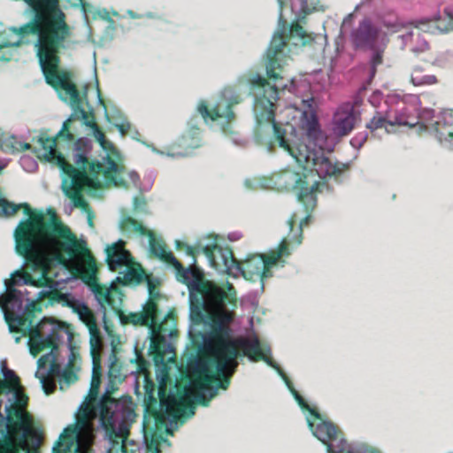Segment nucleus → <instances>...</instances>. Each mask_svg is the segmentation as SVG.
<instances>
[{"label": "nucleus", "instance_id": "9", "mask_svg": "<svg viewBox=\"0 0 453 453\" xmlns=\"http://www.w3.org/2000/svg\"><path fill=\"white\" fill-rule=\"evenodd\" d=\"M244 357V354L239 353L235 344L222 342L216 346L213 357L209 359L210 372L215 376L209 380L212 382L211 387L199 385L197 393L192 395L193 401L202 407H209L211 401L219 395V390L225 391L230 386L231 377L235 372V367L228 370L231 362L237 358L242 361Z\"/></svg>", "mask_w": 453, "mask_h": 453}, {"label": "nucleus", "instance_id": "18", "mask_svg": "<svg viewBox=\"0 0 453 453\" xmlns=\"http://www.w3.org/2000/svg\"><path fill=\"white\" fill-rule=\"evenodd\" d=\"M301 128L307 140L313 144L311 149H314L318 154L332 153L340 142L338 136L328 135L322 130L314 112L309 115L306 112L302 113Z\"/></svg>", "mask_w": 453, "mask_h": 453}, {"label": "nucleus", "instance_id": "24", "mask_svg": "<svg viewBox=\"0 0 453 453\" xmlns=\"http://www.w3.org/2000/svg\"><path fill=\"white\" fill-rule=\"evenodd\" d=\"M190 393L188 389L179 390L176 382L172 383L171 387L157 388L158 399L154 401V411H162L170 415L174 405H184L185 397L189 396Z\"/></svg>", "mask_w": 453, "mask_h": 453}, {"label": "nucleus", "instance_id": "30", "mask_svg": "<svg viewBox=\"0 0 453 453\" xmlns=\"http://www.w3.org/2000/svg\"><path fill=\"white\" fill-rule=\"evenodd\" d=\"M441 19L440 12H437L435 14L430 17H424L417 19H412L409 21V24L412 25L414 27L419 29L424 33H429L432 35L435 34H447L450 31H453V23H448L447 25L441 27L440 25L435 24L436 21Z\"/></svg>", "mask_w": 453, "mask_h": 453}, {"label": "nucleus", "instance_id": "26", "mask_svg": "<svg viewBox=\"0 0 453 453\" xmlns=\"http://www.w3.org/2000/svg\"><path fill=\"white\" fill-rule=\"evenodd\" d=\"M188 337H191L196 326L201 325L209 315L206 311L207 301L199 287L191 288L188 290Z\"/></svg>", "mask_w": 453, "mask_h": 453}, {"label": "nucleus", "instance_id": "20", "mask_svg": "<svg viewBox=\"0 0 453 453\" xmlns=\"http://www.w3.org/2000/svg\"><path fill=\"white\" fill-rule=\"evenodd\" d=\"M306 212L305 216L299 221L296 229L294 228L296 220V214H293L287 219L288 226V234L286 238L287 248L293 249V251L302 243L303 226L307 224L311 219V213L318 203V197L314 192L303 196L301 200H296Z\"/></svg>", "mask_w": 453, "mask_h": 453}, {"label": "nucleus", "instance_id": "46", "mask_svg": "<svg viewBox=\"0 0 453 453\" xmlns=\"http://www.w3.org/2000/svg\"><path fill=\"white\" fill-rule=\"evenodd\" d=\"M132 211L134 214H150L147 201L143 196H133L132 197Z\"/></svg>", "mask_w": 453, "mask_h": 453}, {"label": "nucleus", "instance_id": "56", "mask_svg": "<svg viewBox=\"0 0 453 453\" xmlns=\"http://www.w3.org/2000/svg\"><path fill=\"white\" fill-rule=\"evenodd\" d=\"M154 422L157 423V418L154 417V415L152 413H150L149 411V410H147L146 408H145V410L143 409V418H142V431L144 432L147 426H150V427H151L152 425L154 424Z\"/></svg>", "mask_w": 453, "mask_h": 453}, {"label": "nucleus", "instance_id": "43", "mask_svg": "<svg viewBox=\"0 0 453 453\" xmlns=\"http://www.w3.org/2000/svg\"><path fill=\"white\" fill-rule=\"evenodd\" d=\"M56 294H64L63 292H59L58 290H53L52 287H49L48 288H42L39 290L34 297H30V300H35V302L42 306L41 301H42L45 298H48V301L44 303L45 307L48 306H53L56 303H51L53 296ZM42 309V307H41Z\"/></svg>", "mask_w": 453, "mask_h": 453}, {"label": "nucleus", "instance_id": "47", "mask_svg": "<svg viewBox=\"0 0 453 453\" xmlns=\"http://www.w3.org/2000/svg\"><path fill=\"white\" fill-rule=\"evenodd\" d=\"M380 22L384 27L390 30L392 33H396L406 27V23L400 21L396 16H394L393 19H388L386 16H380Z\"/></svg>", "mask_w": 453, "mask_h": 453}, {"label": "nucleus", "instance_id": "28", "mask_svg": "<svg viewBox=\"0 0 453 453\" xmlns=\"http://www.w3.org/2000/svg\"><path fill=\"white\" fill-rule=\"evenodd\" d=\"M123 404L115 399V453H119V450L123 451L122 442L120 441V435L129 430L130 425L135 421L136 414L134 409H128L126 413V418L128 424L123 421Z\"/></svg>", "mask_w": 453, "mask_h": 453}, {"label": "nucleus", "instance_id": "62", "mask_svg": "<svg viewBox=\"0 0 453 453\" xmlns=\"http://www.w3.org/2000/svg\"><path fill=\"white\" fill-rule=\"evenodd\" d=\"M219 313L215 319L216 321H220L221 324L227 326V324L232 320V316L230 315V311H219Z\"/></svg>", "mask_w": 453, "mask_h": 453}, {"label": "nucleus", "instance_id": "13", "mask_svg": "<svg viewBox=\"0 0 453 453\" xmlns=\"http://www.w3.org/2000/svg\"><path fill=\"white\" fill-rule=\"evenodd\" d=\"M297 165L301 168V172L285 169L273 176L271 183L278 190L293 191L296 200H301L303 196L314 192L319 182L311 183V164L302 163Z\"/></svg>", "mask_w": 453, "mask_h": 453}, {"label": "nucleus", "instance_id": "31", "mask_svg": "<svg viewBox=\"0 0 453 453\" xmlns=\"http://www.w3.org/2000/svg\"><path fill=\"white\" fill-rule=\"evenodd\" d=\"M152 361L157 388L167 387L168 384L172 385L170 363L161 354L152 355Z\"/></svg>", "mask_w": 453, "mask_h": 453}, {"label": "nucleus", "instance_id": "29", "mask_svg": "<svg viewBox=\"0 0 453 453\" xmlns=\"http://www.w3.org/2000/svg\"><path fill=\"white\" fill-rule=\"evenodd\" d=\"M287 130V141L289 142V145L292 150V153L289 154L296 164L303 163L302 161L303 157L306 154H310L311 151H316L314 149H311L310 145L304 144L301 142L303 139L299 137V132L297 128L292 124H288L286 127H283Z\"/></svg>", "mask_w": 453, "mask_h": 453}, {"label": "nucleus", "instance_id": "35", "mask_svg": "<svg viewBox=\"0 0 453 453\" xmlns=\"http://www.w3.org/2000/svg\"><path fill=\"white\" fill-rule=\"evenodd\" d=\"M312 170V175L311 178L317 175L319 180H311V182H319L318 186L314 188V194L317 195V193H321L323 188L326 190L328 193L334 192V187L329 184L330 179H333V176H329L325 173V169L321 167L320 165H311Z\"/></svg>", "mask_w": 453, "mask_h": 453}, {"label": "nucleus", "instance_id": "33", "mask_svg": "<svg viewBox=\"0 0 453 453\" xmlns=\"http://www.w3.org/2000/svg\"><path fill=\"white\" fill-rule=\"evenodd\" d=\"M115 129L120 137L129 136L133 140H138L139 131L127 119L124 113L115 106Z\"/></svg>", "mask_w": 453, "mask_h": 453}, {"label": "nucleus", "instance_id": "8", "mask_svg": "<svg viewBox=\"0 0 453 453\" xmlns=\"http://www.w3.org/2000/svg\"><path fill=\"white\" fill-rule=\"evenodd\" d=\"M57 334L50 335L49 338H40V336H34V343L29 348L30 353L35 357L42 351L49 349V352L40 357L37 360V371L35 372V377L40 381L42 389L45 395L53 393L56 384L50 381L48 376L54 375L58 379L61 390H65L70 385L78 380L77 368L75 365L66 364L62 366L57 362V351L60 345L65 343V341H70L72 338L71 333L66 329V335L61 339H57Z\"/></svg>", "mask_w": 453, "mask_h": 453}, {"label": "nucleus", "instance_id": "15", "mask_svg": "<svg viewBox=\"0 0 453 453\" xmlns=\"http://www.w3.org/2000/svg\"><path fill=\"white\" fill-rule=\"evenodd\" d=\"M203 327L193 332L191 337H188L189 342L193 346H196L197 349H209L213 341H217V346H219L222 342H229L235 344L231 337L233 335V330L226 325L221 324L220 321L211 319L208 316L203 322Z\"/></svg>", "mask_w": 453, "mask_h": 453}, {"label": "nucleus", "instance_id": "22", "mask_svg": "<svg viewBox=\"0 0 453 453\" xmlns=\"http://www.w3.org/2000/svg\"><path fill=\"white\" fill-rule=\"evenodd\" d=\"M207 302L216 311H233L237 307L236 291L232 284L226 281V285L207 288L204 290Z\"/></svg>", "mask_w": 453, "mask_h": 453}, {"label": "nucleus", "instance_id": "11", "mask_svg": "<svg viewBox=\"0 0 453 453\" xmlns=\"http://www.w3.org/2000/svg\"><path fill=\"white\" fill-rule=\"evenodd\" d=\"M197 243L211 266L215 268L218 266L214 255L217 252L220 256L222 264L229 276L232 275V270L234 269L236 274L242 275L246 280L250 282H257V279L261 278L259 273L263 269L266 254H249L245 257L243 265H241L234 261L232 250L228 246L224 248L216 242L215 237L209 238V242L205 245H201L199 242Z\"/></svg>", "mask_w": 453, "mask_h": 453}, {"label": "nucleus", "instance_id": "45", "mask_svg": "<svg viewBox=\"0 0 453 453\" xmlns=\"http://www.w3.org/2000/svg\"><path fill=\"white\" fill-rule=\"evenodd\" d=\"M387 113L382 114L379 111H376L375 115L370 119L369 122L366 123L365 127L369 129L372 133L375 130L385 127V130L388 134L391 133V131L387 127Z\"/></svg>", "mask_w": 453, "mask_h": 453}, {"label": "nucleus", "instance_id": "3", "mask_svg": "<svg viewBox=\"0 0 453 453\" xmlns=\"http://www.w3.org/2000/svg\"><path fill=\"white\" fill-rule=\"evenodd\" d=\"M39 250L54 255H59L65 251L69 256H73L79 250H81L83 252L80 267L82 273H84L88 280H92L96 278L97 273L96 261L88 250L84 241H81V243H78L76 240V250L72 253L64 249L54 251L38 246L27 256H22L24 260L20 267L11 273L10 280H4V290L0 293V310L4 314V319L11 333H14L19 328L23 333V335L29 334V338L27 339L28 349L33 346L34 341L31 340H34L35 335L42 339H47L54 334H57V339H61L66 335V328L53 319L42 316L41 306L35 300H30L28 291L23 292L15 288L17 285H32L36 287V280L23 272L22 269Z\"/></svg>", "mask_w": 453, "mask_h": 453}, {"label": "nucleus", "instance_id": "17", "mask_svg": "<svg viewBox=\"0 0 453 453\" xmlns=\"http://www.w3.org/2000/svg\"><path fill=\"white\" fill-rule=\"evenodd\" d=\"M293 252V249L287 248L286 238H281L278 244L268 250L265 260L263 265V269L260 270V279H257L258 282V288L250 292V295L253 296L250 302L252 305L258 306V296L265 291V280L273 276V270L283 268L287 264L284 257H289Z\"/></svg>", "mask_w": 453, "mask_h": 453}, {"label": "nucleus", "instance_id": "40", "mask_svg": "<svg viewBox=\"0 0 453 453\" xmlns=\"http://www.w3.org/2000/svg\"><path fill=\"white\" fill-rule=\"evenodd\" d=\"M78 4H74L73 6L74 7H77V6H80L81 7V10L82 12H84L85 15H87L88 12H91L92 13V17L93 19H100L102 20H104V21H108V22H112V19L111 18V14L110 12L106 10V9H102V10H93V7L92 5L83 2V0H78Z\"/></svg>", "mask_w": 453, "mask_h": 453}, {"label": "nucleus", "instance_id": "7", "mask_svg": "<svg viewBox=\"0 0 453 453\" xmlns=\"http://www.w3.org/2000/svg\"><path fill=\"white\" fill-rule=\"evenodd\" d=\"M31 9L32 18L26 24L19 27H11L9 29L12 32V35H0V50L7 47H18L21 44H28L30 41L26 39L27 35H35L33 42L36 57L38 58V49L36 46L38 41L56 27L59 20L66 22L65 14L60 9L58 0H23ZM12 56L3 54L0 60L10 61Z\"/></svg>", "mask_w": 453, "mask_h": 453}, {"label": "nucleus", "instance_id": "39", "mask_svg": "<svg viewBox=\"0 0 453 453\" xmlns=\"http://www.w3.org/2000/svg\"><path fill=\"white\" fill-rule=\"evenodd\" d=\"M123 155L119 150L115 147V188H129L127 180L120 175L124 172L125 167L121 164Z\"/></svg>", "mask_w": 453, "mask_h": 453}, {"label": "nucleus", "instance_id": "12", "mask_svg": "<svg viewBox=\"0 0 453 453\" xmlns=\"http://www.w3.org/2000/svg\"><path fill=\"white\" fill-rule=\"evenodd\" d=\"M239 345L247 352V358L250 362L263 361L276 372L301 411L305 413L309 405L296 391L280 365L273 358L271 347L268 344L263 345L254 331L251 338L240 340Z\"/></svg>", "mask_w": 453, "mask_h": 453}, {"label": "nucleus", "instance_id": "64", "mask_svg": "<svg viewBox=\"0 0 453 453\" xmlns=\"http://www.w3.org/2000/svg\"><path fill=\"white\" fill-rule=\"evenodd\" d=\"M148 448L150 453H160L158 445L157 444V441L153 434H150L148 438Z\"/></svg>", "mask_w": 453, "mask_h": 453}, {"label": "nucleus", "instance_id": "4", "mask_svg": "<svg viewBox=\"0 0 453 453\" xmlns=\"http://www.w3.org/2000/svg\"><path fill=\"white\" fill-rule=\"evenodd\" d=\"M38 142L44 150L43 157L58 166L62 178L61 189L64 195L71 199L73 207L80 208L84 212L89 211L88 204L81 194L86 192L95 196L104 185L113 184V160L108 155L107 166L99 162L89 164L86 145L81 139H78L74 143L75 166L68 163L64 155L56 150V139L41 135Z\"/></svg>", "mask_w": 453, "mask_h": 453}, {"label": "nucleus", "instance_id": "36", "mask_svg": "<svg viewBox=\"0 0 453 453\" xmlns=\"http://www.w3.org/2000/svg\"><path fill=\"white\" fill-rule=\"evenodd\" d=\"M86 118H87V122H88V125H86V126L91 127L95 138L100 143L101 147L104 150V152H105V156H104L102 157L103 162H100V161H98V162L100 164H103L104 166H107L108 160H107L106 157L109 155L111 157V159L113 160V157H112L113 145L110 144V148H109V150H107V148L105 146L104 135L102 133V131L99 129L97 125L94 122V117L92 116L90 118L88 115V113L86 112Z\"/></svg>", "mask_w": 453, "mask_h": 453}, {"label": "nucleus", "instance_id": "32", "mask_svg": "<svg viewBox=\"0 0 453 453\" xmlns=\"http://www.w3.org/2000/svg\"><path fill=\"white\" fill-rule=\"evenodd\" d=\"M148 251L150 255L159 259H165L174 270L182 265L170 250H167L164 245L157 244L153 242V234L151 232L148 233Z\"/></svg>", "mask_w": 453, "mask_h": 453}, {"label": "nucleus", "instance_id": "58", "mask_svg": "<svg viewBox=\"0 0 453 453\" xmlns=\"http://www.w3.org/2000/svg\"><path fill=\"white\" fill-rule=\"evenodd\" d=\"M404 117L405 113L403 111H396L394 119L391 120L387 118V125L391 127H402V125H404Z\"/></svg>", "mask_w": 453, "mask_h": 453}, {"label": "nucleus", "instance_id": "41", "mask_svg": "<svg viewBox=\"0 0 453 453\" xmlns=\"http://www.w3.org/2000/svg\"><path fill=\"white\" fill-rule=\"evenodd\" d=\"M216 238V240L218 239V235L214 234H206L205 236H203V238H199V239H196V249L194 248V246L192 245H189L188 243H185L184 244V250H185V254L187 256H191L192 257V263L191 265H196V258L195 257L196 253H203V250H201V248L199 247V244L197 243V242H200L201 245H205L208 242H209V238Z\"/></svg>", "mask_w": 453, "mask_h": 453}, {"label": "nucleus", "instance_id": "60", "mask_svg": "<svg viewBox=\"0 0 453 453\" xmlns=\"http://www.w3.org/2000/svg\"><path fill=\"white\" fill-rule=\"evenodd\" d=\"M105 253V261L107 263V266L111 271L113 272V242L106 245Z\"/></svg>", "mask_w": 453, "mask_h": 453}, {"label": "nucleus", "instance_id": "27", "mask_svg": "<svg viewBox=\"0 0 453 453\" xmlns=\"http://www.w3.org/2000/svg\"><path fill=\"white\" fill-rule=\"evenodd\" d=\"M380 28L375 27L372 19L365 17L359 21L357 28L352 29L349 39L356 50H372L375 45V36Z\"/></svg>", "mask_w": 453, "mask_h": 453}, {"label": "nucleus", "instance_id": "5", "mask_svg": "<svg viewBox=\"0 0 453 453\" xmlns=\"http://www.w3.org/2000/svg\"><path fill=\"white\" fill-rule=\"evenodd\" d=\"M50 35L38 41V62L44 75L45 81L50 84L59 99L68 104L72 108L71 116L63 123L58 138L73 141V135L69 132V123L72 119H81L83 125H88L86 111L82 107L83 98L80 96L75 85L69 81L65 75L58 73L59 65L58 54L67 50L71 44L72 28L63 20L58 22L56 27L50 31Z\"/></svg>", "mask_w": 453, "mask_h": 453}, {"label": "nucleus", "instance_id": "48", "mask_svg": "<svg viewBox=\"0 0 453 453\" xmlns=\"http://www.w3.org/2000/svg\"><path fill=\"white\" fill-rule=\"evenodd\" d=\"M410 81L413 86L418 87L436 84L438 80L434 74H426L423 76H415L414 74H411Z\"/></svg>", "mask_w": 453, "mask_h": 453}, {"label": "nucleus", "instance_id": "23", "mask_svg": "<svg viewBox=\"0 0 453 453\" xmlns=\"http://www.w3.org/2000/svg\"><path fill=\"white\" fill-rule=\"evenodd\" d=\"M361 120L360 111L350 103L342 104L334 112L332 119L333 134L341 137L349 134L357 122Z\"/></svg>", "mask_w": 453, "mask_h": 453}, {"label": "nucleus", "instance_id": "19", "mask_svg": "<svg viewBox=\"0 0 453 453\" xmlns=\"http://www.w3.org/2000/svg\"><path fill=\"white\" fill-rule=\"evenodd\" d=\"M304 414L309 430L326 448L338 439V427L317 409L308 406Z\"/></svg>", "mask_w": 453, "mask_h": 453}, {"label": "nucleus", "instance_id": "49", "mask_svg": "<svg viewBox=\"0 0 453 453\" xmlns=\"http://www.w3.org/2000/svg\"><path fill=\"white\" fill-rule=\"evenodd\" d=\"M167 424H163V429L160 428L165 435H173L174 431L178 430L183 425H180V419H176L173 415H167Z\"/></svg>", "mask_w": 453, "mask_h": 453}, {"label": "nucleus", "instance_id": "34", "mask_svg": "<svg viewBox=\"0 0 453 453\" xmlns=\"http://www.w3.org/2000/svg\"><path fill=\"white\" fill-rule=\"evenodd\" d=\"M118 227L123 235L130 236L132 233H136L139 236H144L146 229L142 224L132 219L129 214H124L120 211V219L118 222Z\"/></svg>", "mask_w": 453, "mask_h": 453}, {"label": "nucleus", "instance_id": "54", "mask_svg": "<svg viewBox=\"0 0 453 453\" xmlns=\"http://www.w3.org/2000/svg\"><path fill=\"white\" fill-rule=\"evenodd\" d=\"M368 132L364 131L355 134L350 141L349 144L352 148L359 150L368 138Z\"/></svg>", "mask_w": 453, "mask_h": 453}, {"label": "nucleus", "instance_id": "10", "mask_svg": "<svg viewBox=\"0 0 453 453\" xmlns=\"http://www.w3.org/2000/svg\"><path fill=\"white\" fill-rule=\"evenodd\" d=\"M242 100L240 91L230 86L226 87L211 109L204 100H199L196 113L201 115L206 125H210L211 128L218 127L226 135H232V142L242 146L243 141L238 137V132L234 129L235 114L232 110V106L240 104Z\"/></svg>", "mask_w": 453, "mask_h": 453}, {"label": "nucleus", "instance_id": "14", "mask_svg": "<svg viewBox=\"0 0 453 453\" xmlns=\"http://www.w3.org/2000/svg\"><path fill=\"white\" fill-rule=\"evenodd\" d=\"M51 303H59L64 307L70 308L73 313L78 315L79 319L83 322L89 333L90 353L100 351L104 348V340L97 326L96 317L88 306L70 294H56Z\"/></svg>", "mask_w": 453, "mask_h": 453}, {"label": "nucleus", "instance_id": "59", "mask_svg": "<svg viewBox=\"0 0 453 453\" xmlns=\"http://www.w3.org/2000/svg\"><path fill=\"white\" fill-rule=\"evenodd\" d=\"M444 126H453V109H443L440 111Z\"/></svg>", "mask_w": 453, "mask_h": 453}, {"label": "nucleus", "instance_id": "2", "mask_svg": "<svg viewBox=\"0 0 453 453\" xmlns=\"http://www.w3.org/2000/svg\"><path fill=\"white\" fill-rule=\"evenodd\" d=\"M112 292L113 280L107 290L93 288L110 339L106 388L100 395L102 368L95 351L90 353L93 367L89 389L77 409L74 422L63 430L51 453H113V324L108 318V312L113 311Z\"/></svg>", "mask_w": 453, "mask_h": 453}, {"label": "nucleus", "instance_id": "16", "mask_svg": "<svg viewBox=\"0 0 453 453\" xmlns=\"http://www.w3.org/2000/svg\"><path fill=\"white\" fill-rule=\"evenodd\" d=\"M115 286L117 284L135 288L140 285L146 277V272L137 262L128 250H117L115 243Z\"/></svg>", "mask_w": 453, "mask_h": 453}, {"label": "nucleus", "instance_id": "21", "mask_svg": "<svg viewBox=\"0 0 453 453\" xmlns=\"http://www.w3.org/2000/svg\"><path fill=\"white\" fill-rule=\"evenodd\" d=\"M199 118L194 113L187 120V129L175 141V145L184 149V151L171 153L167 152V157H189L195 149L202 147L201 130L198 127Z\"/></svg>", "mask_w": 453, "mask_h": 453}, {"label": "nucleus", "instance_id": "50", "mask_svg": "<svg viewBox=\"0 0 453 453\" xmlns=\"http://www.w3.org/2000/svg\"><path fill=\"white\" fill-rule=\"evenodd\" d=\"M191 401L193 403L185 405L181 411L180 418H179L180 425H184L189 418H193L196 414V406L199 405L196 404L192 398Z\"/></svg>", "mask_w": 453, "mask_h": 453}, {"label": "nucleus", "instance_id": "25", "mask_svg": "<svg viewBox=\"0 0 453 453\" xmlns=\"http://www.w3.org/2000/svg\"><path fill=\"white\" fill-rule=\"evenodd\" d=\"M302 161L311 164V165H320L325 169V173L329 176H333L334 181L339 185L343 183L345 171H347L352 164V161L343 163L336 160L335 162H332L328 157L323 154H318L316 151L306 154Z\"/></svg>", "mask_w": 453, "mask_h": 453}, {"label": "nucleus", "instance_id": "63", "mask_svg": "<svg viewBox=\"0 0 453 453\" xmlns=\"http://www.w3.org/2000/svg\"><path fill=\"white\" fill-rule=\"evenodd\" d=\"M244 186L248 189H255L257 187H265V183L263 180H255L250 179H245L244 180Z\"/></svg>", "mask_w": 453, "mask_h": 453}, {"label": "nucleus", "instance_id": "55", "mask_svg": "<svg viewBox=\"0 0 453 453\" xmlns=\"http://www.w3.org/2000/svg\"><path fill=\"white\" fill-rule=\"evenodd\" d=\"M142 18H147V19H157V20L161 21L164 24H168V25L173 24V22L171 20H169L165 17V14L159 13V12H155L149 11V12H146L142 13Z\"/></svg>", "mask_w": 453, "mask_h": 453}, {"label": "nucleus", "instance_id": "37", "mask_svg": "<svg viewBox=\"0 0 453 453\" xmlns=\"http://www.w3.org/2000/svg\"><path fill=\"white\" fill-rule=\"evenodd\" d=\"M388 42V38L386 34L382 35L380 42L377 45H374L373 49H372V52L369 58V66L378 67L383 61V53L387 43Z\"/></svg>", "mask_w": 453, "mask_h": 453}, {"label": "nucleus", "instance_id": "38", "mask_svg": "<svg viewBox=\"0 0 453 453\" xmlns=\"http://www.w3.org/2000/svg\"><path fill=\"white\" fill-rule=\"evenodd\" d=\"M191 275L193 276V272L190 266L184 267L181 265L175 270L176 280L179 282L185 284L188 287V290H189V287L196 288L200 287L201 285L200 281L196 278L194 277V279L191 280Z\"/></svg>", "mask_w": 453, "mask_h": 453}, {"label": "nucleus", "instance_id": "53", "mask_svg": "<svg viewBox=\"0 0 453 453\" xmlns=\"http://www.w3.org/2000/svg\"><path fill=\"white\" fill-rule=\"evenodd\" d=\"M150 434H153L154 438L157 441V445L162 444V445H165L167 447L172 446L171 441L166 436L164 435L165 433H163V431L161 429L157 430V423L156 422H154V424L150 427Z\"/></svg>", "mask_w": 453, "mask_h": 453}, {"label": "nucleus", "instance_id": "57", "mask_svg": "<svg viewBox=\"0 0 453 453\" xmlns=\"http://www.w3.org/2000/svg\"><path fill=\"white\" fill-rule=\"evenodd\" d=\"M348 453H366L368 444L365 442H353L348 446Z\"/></svg>", "mask_w": 453, "mask_h": 453}, {"label": "nucleus", "instance_id": "42", "mask_svg": "<svg viewBox=\"0 0 453 453\" xmlns=\"http://www.w3.org/2000/svg\"><path fill=\"white\" fill-rule=\"evenodd\" d=\"M410 102L413 104L414 110L418 111V115L423 120H431L434 115L435 111L432 108H421V101L418 96L411 95L410 96Z\"/></svg>", "mask_w": 453, "mask_h": 453}, {"label": "nucleus", "instance_id": "51", "mask_svg": "<svg viewBox=\"0 0 453 453\" xmlns=\"http://www.w3.org/2000/svg\"><path fill=\"white\" fill-rule=\"evenodd\" d=\"M427 133L431 135H434V138L437 140V142L443 147H445V139L447 138V135H445L440 129H439V122L435 121L430 126H427Z\"/></svg>", "mask_w": 453, "mask_h": 453}, {"label": "nucleus", "instance_id": "1", "mask_svg": "<svg viewBox=\"0 0 453 453\" xmlns=\"http://www.w3.org/2000/svg\"><path fill=\"white\" fill-rule=\"evenodd\" d=\"M279 15L277 27L273 31L267 48L260 57V62L265 66V75L257 72H247L238 76L236 83L244 87L248 96H253L252 111L255 117L253 137L255 142L265 146L270 152L272 147L277 145L288 154L292 150L287 141V130L278 124L273 111V102L277 101L280 88H285L286 83L281 81L280 71L285 65L288 55H298L305 52L315 54L318 50H325L328 44L327 35L320 37L313 32L306 31L300 24L292 21L288 24L283 17L284 0H277Z\"/></svg>", "mask_w": 453, "mask_h": 453}, {"label": "nucleus", "instance_id": "61", "mask_svg": "<svg viewBox=\"0 0 453 453\" xmlns=\"http://www.w3.org/2000/svg\"><path fill=\"white\" fill-rule=\"evenodd\" d=\"M153 399H158V396L156 397L154 395L153 390H150V391L146 390V395H145L144 401H143V409L144 410H145V406H146L147 410H149V408H150V409H152V411H154Z\"/></svg>", "mask_w": 453, "mask_h": 453}, {"label": "nucleus", "instance_id": "6", "mask_svg": "<svg viewBox=\"0 0 453 453\" xmlns=\"http://www.w3.org/2000/svg\"><path fill=\"white\" fill-rule=\"evenodd\" d=\"M146 282L148 296L141 305L138 311H128L123 309L125 294L119 287H115V319L120 325L131 324L147 327L149 341L148 355H152L155 344V328L157 332L168 331V337L172 338L177 333V321L173 315V310L169 308L163 315L162 310L155 299L161 297V293L157 288L159 280L154 277L143 280Z\"/></svg>", "mask_w": 453, "mask_h": 453}, {"label": "nucleus", "instance_id": "44", "mask_svg": "<svg viewBox=\"0 0 453 453\" xmlns=\"http://www.w3.org/2000/svg\"><path fill=\"white\" fill-rule=\"evenodd\" d=\"M290 7L292 11L295 10L297 2L299 4V12L303 14L311 13L313 11H318L319 8L318 4L319 3V0H289Z\"/></svg>", "mask_w": 453, "mask_h": 453}, {"label": "nucleus", "instance_id": "52", "mask_svg": "<svg viewBox=\"0 0 453 453\" xmlns=\"http://www.w3.org/2000/svg\"><path fill=\"white\" fill-rule=\"evenodd\" d=\"M209 360H200L197 362L196 365V372L203 376L204 380L209 381L212 380L215 376L210 372Z\"/></svg>", "mask_w": 453, "mask_h": 453}]
</instances>
